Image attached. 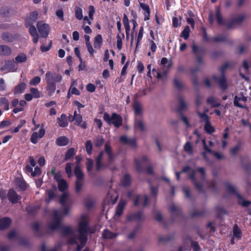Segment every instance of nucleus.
<instances>
[{
    "label": "nucleus",
    "mask_w": 251,
    "mask_h": 251,
    "mask_svg": "<svg viewBox=\"0 0 251 251\" xmlns=\"http://www.w3.org/2000/svg\"><path fill=\"white\" fill-rule=\"evenodd\" d=\"M50 174L53 175L54 178L56 180V181L58 183L59 181L63 179L62 178L61 176V173L60 171L55 172V167H52L50 172L49 173Z\"/></svg>",
    "instance_id": "b1692460"
},
{
    "label": "nucleus",
    "mask_w": 251,
    "mask_h": 251,
    "mask_svg": "<svg viewBox=\"0 0 251 251\" xmlns=\"http://www.w3.org/2000/svg\"><path fill=\"white\" fill-rule=\"evenodd\" d=\"M27 59L26 55L23 53H19L16 57L15 60L17 63H23L26 61Z\"/></svg>",
    "instance_id": "c9c22d12"
},
{
    "label": "nucleus",
    "mask_w": 251,
    "mask_h": 251,
    "mask_svg": "<svg viewBox=\"0 0 251 251\" xmlns=\"http://www.w3.org/2000/svg\"><path fill=\"white\" fill-rule=\"evenodd\" d=\"M103 156V152H100L99 155L97 158V169L98 170H100L101 167V165L100 163V160Z\"/></svg>",
    "instance_id": "bf43d9fd"
},
{
    "label": "nucleus",
    "mask_w": 251,
    "mask_h": 251,
    "mask_svg": "<svg viewBox=\"0 0 251 251\" xmlns=\"http://www.w3.org/2000/svg\"><path fill=\"white\" fill-rule=\"evenodd\" d=\"M188 172L190 174L191 178L194 181L196 186L198 188H201V185L198 184V179L202 180L204 175V170L203 168H201L197 170L194 171L190 168L189 167H185L181 173Z\"/></svg>",
    "instance_id": "7ed1b4c3"
},
{
    "label": "nucleus",
    "mask_w": 251,
    "mask_h": 251,
    "mask_svg": "<svg viewBox=\"0 0 251 251\" xmlns=\"http://www.w3.org/2000/svg\"><path fill=\"white\" fill-rule=\"evenodd\" d=\"M83 186V181L82 180H76L75 183V191L77 193L79 192Z\"/></svg>",
    "instance_id": "5fc2aeb1"
},
{
    "label": "nucleus",
    "mask_w": 251,
    "mask_h": 251,
    "mask_svg": "<svg viewBox=\"0 0 251 251\" xmlns=\"http://www.w3.org/2000/svg\"><path fill=\"white\" fill-rule=\"evenodd\" d=\"M26 103L25 101L24 100H21L19 101V105H18L16 107L14 108L13 112L14 113H17L19 112L22 111L24 110V107L26 105Z\"/></svg>",
    "instance_id": "cd10ccee"
},
{
    "label": "nucleus",
    "mask_w": 251,
    "mask_h": 251,
    "mask_svg": "<svg viewBox=\"0 0 251 251\" xmlns=\"http://www.w3.org/2000/svg\"><path fill=\"white\" fill-rule=\"evenodd\" d=\"M90 218L88 214H81L78 219L77 229L75 230L70 226L64 227V233L69 236V242L77 245V251H80L84 246L86 240V233L89 230Z\"/></svg>",
    "instance_id": "f257e3e1"
},
{
    "label": "nucleus",
    "mask_w": 251,
    "mask_h": 251,
    "mask_svg": "<svg viewBox=\"0 0 251 251\" xmlns=\"http://www.w3.org/2000/svg\"><path fill=\"white\" fill-rule=\"evenodd\" d=\"M68 212L69 208L66 207H64L61 211L55 210L52 219L48 224L49 229L51 231L57 230L60 227L62 217L67 215Z\"/></svg>",
    "instance_id": "f03ea898"
},
{
    "label": "nucleus",
    "mask_w": 251,
    "mask_h": 251,
    "mask_svg": "<svg viewBox=\"0 0 251 251\" xmlns=\"http://www.w3.org/2000/svg\"><path fill=\"white\" fill-rule=\"evenodd\" d=\"M130 182V177L128 175H126L123 180H122V184L123 185L126 186L129 184Z\"/></svg>",
    "instance_id": "6e6d98bb"
},
{
    "label": "nucleus",
    "mask_w": 251,
    "mask_h": 251,
    "mask_svg": "<svg viewBox=\"0 0 251 251\" xmlns=\"http://www.w3.org/2000/svg\"><path fill=\"white\" fill-rule=\"evenodd\" d=\"M207 103L212 107H216L220 105V102L215 97L211 96L207 99Z\"/></svg>",
    "instance_id": "a211bd4d"
},
{
    "label": "nucleus",
    "mask_w": 251,
    "mask_h": 251,
    "mask_svg": "<svg viewBox=\"0 0 251 251\" xmlns=\"http://www.w3.org/2000/svg\"><path fill=\"white\" fill-rule=\"evenodd\" d=\"M148 161V158L146 156H143L140 158L135 159V163L137 168H139L140 165L143 164Z\"/></svg>",
    "instance_id": "a19ab883"
},
{
    "label": "nucleus",
    "mask_w": 251,
    "mask_h": 251,
    "mask_svg": "<svg viewBox=\"0 0 251 251\" xmlns=\"http://www.w3.org/2000/svg\"><path fill=\"white\" fill-rule=\"evenodd\" d=\"M105 151L108 156V160L109 162H111L113 159V156L111 151V147L108 144H106L105 146Z\"/></svg>",
    "instance_id": "ea45409f"
},
{
    "label": "nucleus",
    "mask_w": 251,
    "mask_h": 251,
    "mask_svg": "<svg viewBox=\"0 0 251 251\" xmlns=\"http://www.w3.org/2000/svg\"><path fill=\"white\" fill-rule=\"evenodd\" d=\"M61 76L56 74L47 72L45 76V80L47 84L55 83L61 80Z\"/></svg>",
    "instance_id": "1a4fd4ad"
},
{
    "label": "nucleus",
    "mask_w": 251,
    "mask_h": 251,
    "mask_svg": "<svg viewBox=\"0 0 251 251\" xmlns=\"http://www.w3.org/2000/svg\"><path fill=\"white\" fill-rule=\"evenodd\" d=\"M216 17L217 19V22L219 24H222L223 23V21L222 19V17L220 14V10L219 8H217L216 12Z\"/></svg>",
    "instance_id": "680f3d73"
},
{
    "label": "nucleus",
    "mask_w": 251,
    "mask_h": 251,
    "mask_svg": "<svg viewBox=\"0 0 251 251\" xmlns=\"http://www.w3.org/2000/svg\"><path fill=\"white\" fill-rule=\"evenodd\" d=\"M140 5L143 10L144 11V20L147 21L149 20L150 16V10L149 6L144 2H140Z\"/></svg>",
    "instance_id": "dca6fc26"
},
{
    "label": "nucleus",
    "mask_w": 251,
    "mask_h": 251,
    "mask_svg": "<svg viewBox=\"0 0 251 251\" xmlns=\"http://www.w3.org/2000/svg\"><path fill=\"white\" fill-rule=\"evenodd\" d=\"M73 165V164L70 163H67L66 165L65 171L69 177H71L72 176V168Z\"/></svg>",
    "instance_id": "3c124183"
},
{
    "label": "nucleus",
    "mask_w": 251,
    "mask_h": 251,
    "mask_svg": "<svg viewBox=\"0 0 251 251\" xmlns=\"http://www.w3.org/2000/svg\"><path fill=\"white\" fill-rule=\"evenodd\" d=\"M227 65H224L221 70V73L219 75H214L212 79L217 82L222 89H226V82L225 78L223 75V71L227 68Z\"/></svg>",
    "instance_id": "423d86ee"
},
{
    "label": "nucleus",
    "mask_w": 251,
    "mask_h": 251,
    "mask_svg": "<svg viewBox=\"0 0 251 251\" xmlns=\"http://www.w3.org/2000/svg\"><path fill=\"white\" fill-rule=\"evenodd\" d=\"M69 142L68 139L65 136L58 137L56 140V143L60 146H66Z\"/></svg>",
    "instance_id": "2f4dec72"
},
{
    "label": "nucleus",
    "mask_w": 251,
    "mask_h": 251,
    "mask_svg": "<svg viewBox=\"0 0 251 251\" xmlns=\"http://www.w3.org/2000/svg\"><path fill=\"white\" fill-rule=\"evenodd\" d=\"M75 154V150L73 148L70 149L66 152L65 155V160L70 159Z\"/></svg>",
    "instance_id": "8fccbe9b"
},
{
    "label": "nucleus",
    "mask_w": 251,
    "mask_h": 251,
    "mask_svg": "<svg viewBox=\"0 0 251 251\" xmlns=\"http://www.w3.org/2000/svg\"><path fill=\"white\" fill-rule=\"evenodd\" d=\"M133 108L136 117H140L142 113V107L140 103L135 102L133 105Z\"/></svg>",
    "instance_id": "6ab92c4d"
},
{
    "label": "nucleus",
    "mask_w": 251,
    "mask_h": 251,
    "mask_svg": "<svg viewBox=\"0 0 251 251\" xmlns=\"http://www.w3.org/2000/svg\"><path fill=\"white\" fill-rule=\"evenodd\" d=\"M120 140L121 143L128 144L132 147H134L136 145V141L134 139H128L126 136H122Z\"/></svg>",
    "instance_id": "aec40b11"
},
{
    "label": "nucleus",
    "mask_w": 251,
    "mask_h": 251,
    "mask_svg": "<svg viewBox=\"0 0 251 251\" xmlns=\"http://www.w3.org/2000/svg\"><path fill=\"white\" fill-rule=\"evenodd\" d=\"M45 133V130L43 127L41 128L38 132H33L30 138L31 142L33 144H36L38 140L44 136Z\"/></svg>",
    "instance_id": "9b49d317"
},
{
    "label": "nucleus",
    "mask_w": 251,
    "mask_h": 251,
    "mask_svg": "<svg viewBox=\"0 0 251 251\" xmlns=\"http://www.w3.org/2000/svg\"><path fill=\"white\" fill-rule=\"evenodd\" d=\"M75 16L77 19L81 20L83 19L82 9L79 7H76L75 9Z\"/></svg>",
    "instance_id": "e433bc0d"
},
{
    "label": "nucleus",
    "mask_w": 251,
    "mask_h": 251,
    "mask_svg": "<svg viewBox=\"0 0 251 251\" xmlns=\"http://www.w3.org/2000/svg\"><path fill=\"white\" fill-rule=\"evenodd\" d=\"M233 237L239 238L241 237V231L237 226H234L233 229Z\"/></svg>",
    "instance_id": "79ce46f5"
},
{
    "label": "nucleus",
    "mask_w": 251,
    "mask_h": 251,
    "mask_svg": "<svg viewBox=\"0 0 251 251\" xmlns=\"http://www.w3.org/2000/svg\"><path fill=\"white\" fill-rule=\"evenodd\" d=\"M11 53V49L5 45H0V55H9Z\"/></svg>",
    "instance_id": "412c9836"
},
{
    "label": "nucleus",
    "mask_w": 251,
    "mask_h": 251,
    "mask_svg": "<svg viewBox=\"0 0 251 251\" xmlns=\"http://www.w3.org/2000/svg\"><path fill=\"white\" fill-rule=\"evenodd\" d=\"M142 216V213L141 212H138V213L133 215H130L128 217V220L130 221L132 220H138L141 218Z\"/></svg>",
    "instance_id": "052dcab7"
},
{
    "label": "nucleus",
    "mask_w": 251,
    "mask_h": 251,
    "mask_svg": "<svg viewBox=\"0 0 251 251\" xmlns=\"http://www.w3.org/2000/svg\"><path fill=\"white\" fill-rule=\"evenodd\" d=\"M123 23L125 26L126 32L128 34V32L130 31V26L127 17L125 14L124 15L123 17Z\"/></svg>",
    "instance_id": "58836bf2"
},
{
    "label": "nucleus",
    "mask_w": 251,
    "mask_h": 251,
    "mask_svg": "<svg viewBox=\"0 0 251 251\" xmlns=\"http://www.w3.org/2000/svg\"><path fill=\"white\" fill-rule=\"evenodd\" d=\"M189 32H190V28L189 26H186L184 29V30L182 31L181 33V36L183 37L185 39H187L189 35Z\"/></svg>",
    "instance_id": "de8ad7c7"
},
{
    "label": "nucleus",
    "mask_w": 251,
    "mask_h": 251,
    "mask_svg": "<svg viewBox=\"0 0 251 251\" xmlns=\"http://www.w3.org/2000/svg\"><path fill=\"white\" fill-rule=\"evenodd\" d=\"M184 150L188 154H191L193 152L191 144L189 142H187L184 146Z\"/></svg>",
    "instance_id": "a18cd8bd"
},
{
    "label": "nucleus",
    "mask_w": 251,
    "mask_h": 251,
    "mask_svg": "<svg viewBox=\"0 0 251 251\" xmlns=\"http://www.w3.org/2000/svg\"><path fill=\"white\" fill-rule=\"evenodd\" d=\"M30 91L31 95L34 98H38L40 97V93L37 89L31 88Z\"/></svg>",
    "instance_id": "09e8293b"
},
{
    "label": "nucleus",
    "mask_w": 251,
    "mask_h": 251,
    "mask_svg": "<svg viewBox=\"0 0 251 251\" xmlns=\"http://www.w3.org/2000/svg\"><path fill=\"white\" fill-rule=\"evenodd\" d=\"M249 68V65L248 63L247 62V61L246 60H245L243 62L242 67L240 69V75H242V76L243 78H245L246 80H247L248 78L247 77H246V76L242 74V72H245V73L247 72L248 71Z\"/></svg>",
    "instance_id": "c85d7f7f"
},
{
    "label": "nucleus",
    "mask_w": 251,
    "mask_h": 251,
    "mask_svg": "<svg viewBox=\"0 0 251 251\" xmlns=\"http://www.w3.org/2000/svg\"><path fill=\"white\" fill-rule=\"evenodd\" d=\"M76 83V80H75L72 83V85L70 88L69 89L68 93V97H70V94H74L76 95H79V91L75 88L73 87L74 85H75Z\"/></svg>",
    "instance_id": "473e14b6"
},
{
    "label": "nucleus",
    "mask_w": 251,
    "mask_h": 251,
    "mask_svg": "<svg viewBox=\"0 0 251 251\" xmlns=\"http://www.w3.org/2000/svg\"><path fill=\"white\" fill-rule=\"evenodd\" d=\"M104 141L103 138L99 136L95 140V144L97 147H99L102 145Z\"/></svg>",
    "instance_id": "e2e57ef3"
},
{
    "label": "nucleus",
    "mask_w": 251,
    "mask_h": 251,
    "mask_svg": "<svg viewBox=\"0 0 251 251\" xmlns=\"http://www.w3.org/2000/svg\"><path fill=\"white\" fill-rule=\"evenodd\" d=\"M143 32H144L143 28V27H141V28L139 30V33L138 34V36H137V45H136L137 46L139 44L140 41H141V40L142 39V37L143 36Z\"/></svg>",
    "instance_id": "13d9d810"
},
{
    "label": "nucleus",
    "mask_w": 251,
    "mask_h": 251,
    "mask_svg": "<svg viewBox=\"0 0 251 251\" xmlns=\"http://www.w3.org/2000/svg\"><path fill=\"white\" fill-rule=\"evenodd\" d=\"M238 202L240 204L245 206H249L251 203V202L249 201L243 199L241 197H239Z\"/></svg>",
    "instance_id": "338daca9"
},
{
    "label": "nucleus",
    "mask_w": 251,
    "mask_h": 251,
    "mask_svg": "<svg viewBox=\"0 0 251 251\" xmlns=\"http://www.w3.org/2000/svg\"><path fill=\"white\" fill-rule=\"evenodd\" d=\"M246 94V90H242L241 92L237 93L235 97L234 103V105L240 107L243 106V103L245 102L247 100V97L245 96Z\"/></svg>",
    "instance_id": "0eeeda50"
},
{
    "label": "nucleus",
    "mask_w": 251,
    "mask_h": 251,
    "mask_svg": "<svg viewBox=\"0 0 251 251\" xmlns=\"http://www.w3.org/2000/svg\"><path fill=\"white\" fill-rule=\"evenodd\" d=\"M9 102L7 99L5 98H1L0 99V106H3L5 110L9 109Z\"/></svg>",
    "instance_id": "4c0bfd02"
},
{
    "label": "nucleus",
    "mask_w": 251,
    "mask_h": 251,
    "mask_svg": "<svg viewBox=\"0 0 251 251\" xmlns=\"http://www.w3.org/2000/svg\"><path fill=\"white\" fill-rule=\"evenodd\" d=\"M7 197L9 200L13 203L17 202L21 199V197L13 189L9 190Z\"/></svg>",
    "instance_id": "4468645a"
},
{
    "label": "nucleus",
    "mask_w": 251,
    "mask_h": 251,
    "mask_svg": "<svg viewBox=\"0 0 251 251\" xmlns=\"http://www.w3.org/2000/svg\"><path fill=\"white\" fill-rule=\"evenodd\" d=\"M95 12V8L93 6H90L89 7L88 15L89 18L91 20H93V16Z\"/></svg>",
    "instance_id": "69168bd1"
},
{
    "label": "nucleus",
    "mask_w": 251,
    "mask_h": 251,
    "mask_svg": "<svg viewBox=\"0 0 251 251\" xmlns=\"http://www.w3.org/2000/svg\"><path fill=\"white\" fill-rule=\"evenodd\" d=\"M57 120L59 126L61 127H65L68 125L66 116L64 114L61 115V116L57 119Z\"/></svg>",
    "instance_id": "bb28decb"
},
{
    "label": "nucleus",
    "mask_w": 251,
    "mask_h": 251,
    "mask_svg": "<svg viewBox=\"0 0 251 251\" xmlns=\"http://www.w3.org/2000/svg\"><path fill=\"white\" fill-rule=\"evenodd\" d=\"M199 116L201 121L204 122V129L208 133H212L214 131V127L210 124L208 117L205 113H199Z\"/></svg>",
    "instance_id": "6e6552de"
},
{
    "label": "nucleus",
    "mask_w": 251,
    "mask_h": 251,
    "mask_svg": "<svg viewBox=\"0 0 251 251\" xmlns=\"http://www.w3.org/2000/svg\"><path fill=\"white\" fill-rule=\"evenodd\" d=\"M87 169L88 172H90L93 167V162L92 160L90 159H87L86 162Z\"/></svg>",
    "instance_id": "774afa93"
},
{
    "label": "nucleus",
    "mask_w": 251,
    "mask_h": 251,
    "mask_svg": "<svg viewBox=\"0 0 251 251\" xmlns=\"http://www.w3.org/2000/svg\"><path fill=\"white\" fill-rule=\"evenodd\" d=\"M38 15V13L37 11L32 12L30 14V15L29 17V19L31 21V22H34L37 19Z\"/></svg>",
    "instance_id": "0e129e2a"
},
{
    "label": "nucleus",
    "mask_w": 251,
    "mask_h": 251,
    "mask_svg": "<svg viewBox=\"0 0 251 251\" xmlns=\"http://www.w3.org/2000/svg\"><path fill=\"white\" fill-rule=\"evenodd\" d=\"M152 72H156L157 78L159 79L164 80L167 77L168 74V72L167 70L163 71V72H157L155 69H153Z\"/></svg>",
    "instance_id": "7c9ffc66"
},
{
    "label": "nucleus",
    "mask_w": 251,
    "mask_h": 251,
    "mask_svg": "<svg viewBox=\"0 0 251 251\" xmlns=\"http://www.w3.org/2000/svg\"><path fill=\"white\" fill-rule=\"evenodd\" d=\"M75 174L76 177V180H82L83 178V174L81 171L79 165H77L75 169Z\"/></svg>",
    "instance_id": "a878e982"
},
{
    "label": "nucleus",
    "mask_w": 251,
    "mask_h": 251,
    "mask_svg": "<svg viewBox=\"0 0 251 251\" xmlns=\"http://www.w3.org/2000/svg\"><path fill=\"white\" fill-rule=\"evenodd\" d=\"M58 186L59 190L63 192L60 199V202L62 205L68 203L69 199V194L66 190L68 188V185L65 179L61 180L58 183Z\"/></svg>",
    "instance_id": "20e7f679"
},
{
    "label": "nucleus",
    "mask_w": 251,
    "mask_h": 251,
    "mask_svg": "<svg viewBox=\"0 0 251 251\" xmlns=\"http://www.w3.org/2000/svg\"><path fill=\"white\" fill-rule=\"evenodd\" d=\"M17 67L15 63L11 61H8L5 63L1 68V70L2 71L14 72L17 70Z\"/></svg>",
    "instance_id": "ddd939ff"
},
{
    "label": "nucleus",
    "mask_w": 251,
    "mask_h": 251,
    "mask_svg": "<svg viewBox=\"0 0 251 251\" xmlns=\"http://www.w3.org/2000/svg\"><path fill=\"white\" fill-rule=\"evenodd\" d=\"M11 224V220L8 218L0 219V229H3L8 227Z\"/></svg>",
    "instance_id": "4be33fe9"
},
{
    "label": "nucleus",
    "mask_w": 251,
    "mask_h": 251,
    "mask_svg": "<svg viewBox=\"0 0 251 251\" xmlns=\"http://www.w3.org/2000/svg\"><path fill=\"white\" fill-rule=\"evenodd\" d=\"M73 121H75V124L82 128H86L87 127L86 123L83 121L82 116L80 114H77L76 111L74 112Z\"/></svg>",
    "instance_id": "f8f14e48"
},
{
    "label": "nucleus",
    "mask_w": 251,
    "mask_h": 251,
    "mask_svg": "<svg viewBox=\"0 0 251 251\" xmlns=\"http://www.w3.org/2000/svg\"><path fill=\"white\" fill-rule=\"evenodd\" d=\"M124 37V35L122 34L121 35L118 34L117 36V47L119 50L122 48V38Z\"/></svg>",
    "instance_id": "37998d69"
},
{
    "label": "nucleus",
    "mask_w": 251,
    "mask_h": 251,
    "mask_svg": "<svg viewBox=\"0 0 251 251\" xmlns=\"http://www.w3.org/2000/svg\"><path fill=\"white\" fill-rule=\"evenodd\" d=\"M102 42V36L101 35H97L94 39V45L95 48H100Z\"/></svg>",
    "instance_id": "c756f323"
},
{
    "label": "nucleus",
    "mask_w": 251,
    "mask_h": 251,
    "mask_svg": "<svg viewBox=\"0 0 251 251\" xmlns=\"http://www.w3.org/2000/svg\"><path fill=\"white\" fill-rule=\"evenodd\" d=\"M41 81V78L39 76H35L32 78L29 84L31 85H36L39 84Z\"/></svg>",
    "instance_id": "864d4df0"
},
{
    "label": "nucleus",
    "mask_w": 251,
    "mask_h": 251,
    "mask_svg": "<svg viewBox=\"0 0 251 251\" xmlns=\"http://www.w3.org/2000/svg\"><path fill=\"white\" fill-rule=\"evenodd\" d=\"M92 150V143L90 140H88L86 143V151L87 152L90 154Z\"/></svg>",
    "instance_id": "4d7b16f0"
},
{
    "label": "nucleus",
    "mask_w": 251,
    "mask_h": 251,
    "mask_svg": "<svg viewBox=\"0 0 251 251\" xmlns=\"http://www.w3.org/2000/svg\"><path fill=\"white\" fill-rule=\"evenodd\" d=\"M161 65L165 70H168L171 66V63L167 58L163 57L161 61Z\"/></svg>",
    "instance_id": "f704fd0d"
},
{
    "label": "nucleus",
    "mask_w": 251,
    "mask_h": 251,
    "mask_svg": "<svg viewBox=\"0 0 251 251\" xmlns=\"http://www.w3.org/2000/svg\"><path fill=\"white\" fill-rule=\"evenodd\" d=\"M26 87L25 83H21L15 87L14 89V93L15 94L22 93L24 92Z\"/></svg>",
    "instance_id": "72a5a7b5"
},
{
    "label": "nucleus",
    "mask_w": 251,
    "mask_h": 251,
    "mask_svg": "<svg viewBox=\"0 0 251 251\" xmlns=\"http://www.w3.org/2000/svg\"><path fill=\"white\" fill-rule=\"evenodd\" d=\"M16 185L22 190H24L25 189V182L20 178L16 179Z\"/></svg>",
    "instance_id": "49530a36"
},
{
    "label": "nucleus",
    "mask_w": 251,
    "mask_h": 251,
    "mask_svg": "<svg viewBox=\"0 0 251 251\" xmlns=\"http://www.w3.org/2000/svg\"><path fill=\"white\" fill-rule=\"evenodd\" d=\"M148 197L146 196H138L134 201V204L137 205L139 203H142L143 205H146L147 204Z\"/></svg>",
    "instance_id": "5701e85b"
},
{
    "label": "nucleus",
    "mask_w": 251,
    "mask_h": 251,
    "mask_svg": "<svg viewBox=\"0 0 251 251\" xmlns=\"http://www.w3.org/2000/svg\"><path fill=\"white\" fill-rule=\"evenodd\" d=\"M103 119L108 124H113L116 127L120 126L122 124V118L115 113L111 116L107 113H104Z\"/></svg>",
    "instance_id": "39448f33"
},
{
    "label": "nucleus",
    "mask_w": 251,
    "mask_h": 251,
    "mask_svg": "<svg viewBox=\"0 0 251 251\" xmlns=\"http://www.w3.org/2000/svg\"><path fill=\"white\" fill-rule=\"evenodd\" d=\"M126 205V201L124 200H121L117 207L115 215V218H118L120 217L123 211V210L124 209L125 206Z\"/></svg>",
    "instance_id": "f3484780"
},
{
    "label": "nucleus",
    "mask_w": 251,
    "mask_h": 251,
    "mask_svg": "<svg viewBox=\"0 0 251 251\" xmlns=\"http://www.w3.org/2000/svg\"><path fill=\"white\" fill-rule=\"evenodd\" d=\"M3 40L6 42H12L14 37L8 33H4L1 35Z\"/></svg>",
    "instance_id": "c03bdc74"
},
{
    "label": "nucleus",
    "mask_w": 251,
    "mask_h": 251,
    "mask_svg": "<svg viewBox=\"0 0 251 251\" xmlns=\"http://www.w3.org/2000/svg\"><path fill=\"white\" fill-rule=\"evenodd\" d=\"M37 26L38 31L40 33L41 36L43 37H47L50 31L49 25L42 22H39L37 23Z\"/></svg>",
    "instance_id": "9d476101"
},
{
    "label": "nucleus",
    "mask_w": 251,
    "mask_h": 251,
    "mask_svg": "<svg viewBox=\"0 0 251 251\" xmlns=\"http://www.w3.org/2000/svg\"><path fill=\"white\" fill-rule=\"evenodd\" d=\"M246 18L244 14H240L238 15L236 18L233 20V24H238L243 21Z\"/></svg>",
    "instance_id": "603ef678"
},
{
    "label": "nucleus",
    "mask_w": 251,
    "mask_h": 251,
    "mask_svg": "<svg viewBox=\"0 0 251 251\" xmlns=\"http://www.w3.org/2000/svg\"><path fill=\"white\" fill-rule=\"evenodd\" d=\"M134 127L136 130L144 131L145 129L144 122L140 117L135 118Z\"/></svg>",
    "instance_id": "2eb2a0df"
},
{
    "label": "nucleus",
    "mask_w": 251,
    "mask_h": 251,
    "mask_svg": "<svg viewBox=\"0 0 251 251\" xmlns=\"http://www.w3.org/2000/svg\"><path fill=\"white\" fill-rule=\"evenodd\" d=\"M118 234H115L111 232L107 229L104 230L102 233V237L104 239H112L116 238Z\"/></svg>",
    "instance_id": "393cba45"
}]
</instances>
